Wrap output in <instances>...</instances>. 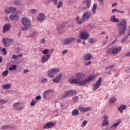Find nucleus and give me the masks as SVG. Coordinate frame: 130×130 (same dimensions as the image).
Masks as SVG:
<instances>
[{"mask_svg":"<svg viewBox=\"0 0 130 130\" xmlns=\"http://www.w3.org/2000/svg\"><path fill=\"white\" fill-rule=\"evenodd\" d=\"M2 87L3 88V89L9 90V89L11 88V84H5L3 86H2Z\"/></svg>","mask_w":130,"mask_h":130,"instance_id":"7c9ffc66","label":"nucleus"},{"mask_svg":"<svg viewBox=\"0 0 130 130\" xmlns=\"http://www.w3.org/2000/svg\"><path fill=\"white\" fill-rule=\"evenodd\" d=\"M12 43H13V39L8 38L3 39V43L6 47L9 46Z\"/></svg>","mask_w":130,"mask_h":130,"instance_id":"9b49d317","label":"nucleus"},{"mask_svg":"<svg viewBox=\"0 0 130 130\" xmlns=\"http://www.w3.org/2000/svg\"><path fill=\"white\" fill-rule=\"evenodd\" d=\"M41 99V96L38 95L36 97V100H40Z\"/></svg>","mask_w":130,"mask_h":130,"instance_id":"13d9d810","label":"nucleus"},{"mask_svg":"<svg viewBox=\"0 0 130 130\" xmlns=\"http://www.w3.org/2000/svg\"><path fill=\"white\" fill-rule=\"evenodd\" d=\"M7 103V101L4 100H0V104H6Z\"/></svg>","mask_w":130,"mask_h":130,"instance_id":"3c124183","label":"nucleus"},{"mask_svg":"<svg viewBox=\"0 0 130 130\" xmlns=\"http://www.w3.org/2000/svg\"><path fill=\"white\" fill-rule=\"evenodd\" d=\"M116 101V98H112L110 100V103H114Z\"/></svg>","mask_w":130,"mask_h":130,"instance_id":"58836bf2","label":"nucleus"},{"mask_svg":"<svg viewBox=\"0 0 130 130\" xmlns=\"http://www.w3.org/2000/svg\"><path fill=\"white\" fill-rule=\"evenodd\" d=\"M117 13H124V11H120V10H117Z\"/></svg>","mask_w":130,"mask_h":130,"instance_id":"e2e57ef3","label":"nucleus"},{"mask_svg":"<svg viewBox=\"0 0 130 130\" xmlns=\"http://www.w3.org/2000/svg\"><path fill=\"white\" fill-rule=\"evenodd\" d=\"M3 76H8L9 75V71L8 70H6L4 71L2 73Z\"/></svg>","mask_w":130,"mask_h":130,"instance_id":"37998d69","label":"nucleus"},{"mask_svg":"<svg viewBox=\"0 0 130 130\" xmlns=\"http://www.w3.org/2000/svg\"><path fill=\"white\" fill-rule=\"evenodd\" d=\"M108 124V121L104 120H103V126L107 125Z\"/></svg>","mask_w":130,"mask_h":130,"instance_id":"de8ad7c7","label":"nucleus"},{"mask_svg":"<svg viewBox=\"0 0 130 130\" xmlns=\"http://www.w3.org/2000/svg\"><path fill=\"white\" fill-rule=\"evenodd\" d=\"M17 69L16 65H12V66L10 67L9 68V71H16Z\"/></svg>","mask_w":130,"mask_h":130,"instance_id":"2f4dec72","label":"nucleus"},{"mask_svg":"<svg viewBox=\"0 0 130 130\" xmlns=\"http://www.w3.org/2000/svg\"><path fill=\"white\" fill-rule=\"evenodd\" d=\"M120 51H121V46H115L112 47L111 48H109L107 50V53L108 54H113V55L118 54Z\"/></svg>","mask_w":130,"mask_h":130,"instance_id":"7ed1b4c3","label":"nucleus"},{"mask_svg":"<svg viewBox=\"0 0 130 130\" xmlns=\"http://www.w3.org/2000/svg\"><path fill=\"white\" fill-rule=\"evenodd\" d=\"M73 101H74V102L77 103V102H78V101H79V97L75 96L74 98H73Z\"/></svg>","mask_w":130,"mask_h":130,"instance_id":"c03bdc74","label":"nucleus"},{"mask_svg":"<svg viewBox=\"0 0 130 130\" xmlns=\"http://www.w3.org/2000/svg\"><path fill=\"white\" fill-rule=\"evenodd\" d=\"M16 11H17V9L13 7H7L5 9L6 14H13L16 13Z\"/></svg>","mask_w":130,"mask_h":130,"instance_id":"1a4fd4ad","label":"nucleus"},{"mask_svg":"<svg viewBox=\"0 0 130 130\" xmlns=\"http://www.w3.org/2000/svg\"><path fill=\"white\" fill-rule=\"evenodd\" d=\"M21 23L23 26H25V27H21L22 31H27L30 26V20L26 17H23Z\"/></svg>","mask_w":130,"mask_h":130,"instance_id":"20e7f679","label":"nucleus"},{"mask_svg":"<svg viewBox=\"0 0 130 130\" xmlns=\"http://www.w3.org/2000/svg\"><path fill=\"white\" fill-rule=\"evenodd\" d=\"M66 27V24L65 23H61L60 24H58L57 25V30L58 31H60L61 29H63V28Z\"/></svg>","mask_w":130,"mask_h":130,"instance_id":"5701e85b","label":"nucleus"},{"mask_svg":"<svg viewBox=\"0 0 130 130\" xmlns=\"http://www.w3.org/2000/svg\"><path fill=\"white\" fill-rule=\"evenodd\" d=\"M103 118L104 120H107V119H108V116H107L106 115H105L103 117Z\"/></svg>","mask_w":130,"mask_h":130,"instance_id":"6e6d98bb","label":"nucleus"},{"mask_svg":"<svg viewBox=\"0 0 130 130\" xmlns=\"http://www.w3.org/2000/svg\"><path fill=\"white\" fill-rule=\"evenodd\" d=\"M22 54H19L18 55H13L12 56V58H14V59H18V57H22Z\"/></svg>","mask_w":130,"mask_h":130,"instance_id":"c85d7f7f","label":"nucleus"},{"mask_svg":"<svg viewBox=\"0 0 130 130\" xmlns=\"http://www.w3.org/2000/svg\"><path fill=\"white\" fill-rule=\"evenodd\" d=\"M126 106H125V105H122L118 108V110L120 111V113H122V111L126 109Z\"/></svg>","mask_w":130,"mask_h":130,"instance_id":"393cba45","label":"nucleus"},{"mask_svg":"<svg viewBox=\"0 0 130 130\" xmlns=\"http://www.w3.org/2000/svg\"><path fill=\"white\" fill-rule=\"evenodd\" d=\"M116 6H117L116 3H113V4H112V7H116Z\"/></svg>","mask_w":130,"mask_h":130,"instance_id":"338daca9","label":"nucleus"},{"mask_svg":"<svg viewBox=\"0 0 130 130\" xmlns=\"http://www.w3.org/2000/svg\"><path fill=\"white\" fill-rule=\"evenodd\" d=\"M111 22H113V23H118V22H119V19L115 18V16L113 15L111 17Z\"/></svg>","mask_w":130,"mask_h":130,"instance_id":"bb28decb","label":"nucleus"},{"mask_svg":"<svg viewBox=\"0 0 130 130\" xmlns=\"http://www.w3.org/2000/svg\"><path fill=\"white\" fill-rule=\"evenodd\" d=\"M97 9V4H94L92 8V13L96 14V10Z\"/></svg>","mask_w":130,"mask_h":130,"instance_id":"72a5a7b5","label":"nucleus"},{"mask_svg":"<svg viewBox=\"0 0 130 130\" xmlns=\"http://www.w3.org/2000/svg\"><path fill=\"white\" fill-rule=\"evenodd\" d=\"M87 122H88V121H83V123H82L83 125H86L87 124Z\"/></svg>","mask_w":130,"mask_h":130,"instance_id":"680f3d73","label":"nucleus"},{"mask_svg":"<svg viewBox=\"0 0 130 130\" xmlns=\"http://www.w3.org/2000/svg\"><path fill=\"white\" fill-rule=\"evenodd\" d=\"M9 19L11 20V21H18L19 16L17 15V13H16V14L10 15Z\"/></svg>","mask_w":130,"mask_h":130,"instance_id":"a211bd4d","label":"nucleus"},{"mask_svg":"<svg viewBox=\"0 0 130 130\" xmlns=\"http://www.w3.org/2000/svg\"><path fill=\"white\" fill-rule=\"evenodd\" d=\"M62 5H63L62 2L61 1H59L58 3V5L57 6V8L60 9V7H61Z\"/></svg>","mask_w":130,"mask_h":130,"instance_id":"ea45409f","label":"nucleus"},{"mask_svg":"<svg viewBox=\"0 0 130 130\" xmlns=\"http://www.w3.org/2000/svg\"><path fill=\"white\" fill-rule=\"evenodd\" d=\"M8 128H11V126L10 125H4L2 127V129H8Z\"/></svg>","mask_w":130,"mask_h":130,"instance_id":"473e14b6","label":"nucleus"},{"mask_svg":"<svg viewBox=\"0 0 130 130\" xmlns=\"http://www.w3.org/2000/svg\"><path fill=\"white\" fill-rule=\"evenodd\" d=\"M76 78L73 79H69V83L70 84H76L79 86H85L87 85L89 82H91L94 78V75L90 76L88 78H86L85 80H83L85 78V75L82 73H78L76 74Z\"/></svg>","mask_w":130,"mask_h":130,"instance_id":"f257e3e1","label":"nucleus"},{"mask_svg":"<svg viewBox=\"0 0 130 130\" xmlns=\"http://www.w3.org/2000/svg\"><path fill=\"white\" fill-rule=\"evenodd\" d=\"M62 78V74L60 73L55 78L52 79L53 83H56V84L60 82V79Z\"/></svg>","mask_w":130,"mask_h":130,"instance_id":"2eb2a0df","label":"nucleus"},{"mask_svg":"<svg viewBox=\"0 0 130 130\" xmlns=\"http://www.w3.org/2000/svg\"><path fill=\"white\" fill-rule=\"evenodd\" d=\"M59 71V69H52L49 70L48 71V76L50 78H53L54 76L53 75H55L56 73H58Z\"/></svg>","mask_w":130,"mask_h":130,"instance_id":"6e6552de","label":"nucleus"},{"mask_svg":"<svg viewBox=\"0 0 130 130\" xmlns=\"http://www.w3.org/2000/svg\"><path fill=\"white\" fill-rule=\"evenodd\" d=\"M53 91V90L51 89H49L48 90L45 91L43 94V98H44V99H46V98L47 97L48 94H49V93L52 92Z\"/></svg>","mask_w":130,"mask_h":130,"instance_id":"4be33fe9","label":"nucleus"},{"mask_svg":"<svg viewBox=\"0 0 130 130\" xmlns=\"http://www.w3.org/2000/svg\"><path fill=\"white\" fill-rule=\"evenodd\" d=\"M55 124V123L53 122H48L45 124L43 128L44 129H45V128H47V129L51 128V127H52Z\"/></svg>","mask_w":130,"mask_h":130,"instance_id":"6ab92c4d","label":"nucleus"},{"mask_svg":"<svg viewBox=\"0 0 130 130\" xmlns=\"http://www.w3.org/2000/svg\"><path fill=\"white\" fill-rule=\"evenodd\" d=\"M50 56L51 55L49 54L43 56L41 58L42 62L44 63L45 62H46V61H48V59L50 58Z\"/></svg>","mask_w":130,"mask_h":130,"instance_id":"f3484780","label":"nucleus"},{"mask_svg":"<svg viewBox=\"0 0 130 130\" xmlns=\"http://www.w3.org/2000/svg\"><path fill=\"white\" fill-rule=\"evenodd\" d=\"M76 20L77 21V23H78V24L79 25H82V24H83V23H84L85 20H83V19L82 18V19H79V16H77L76 18Z\"/></svg>","mask_w":130,"mask_h":130,"instance_id":"a878e982","label":"nucleus"},{"mask_svg":"<svg viewBox=\"0 0 130 130\" xmlns=\"http://www.w3.org/2000/svg\"><path fill=\"white\" fill-rule=\"evenodd\" d=\"M31 13H32V14H36V10L32 9L31 10Z\"/></svg>","mask_w":130,"mask_h":130,"instance_id":"052dcab7","label":"nucleus"},{"mask_svg":"<svg viewBox=\"0 0 130 130\" xmlns=\"http://www.w3.org/2000/svg\"><path fill=\"white\" fill-rule=\"evenodd\" d=\"M37 102H38V101H34V99H32L31 102L30 103L31 106H34V105H35Z\"/></svg>","mask_w":130,"mask_h":130,"instance_id":"4c0bfd02","label":"nucleus"},{"mask_svg":"<svg viewBox=\"0 0 130 130\" xmlns=\"http://www.w3.org/2000/svg\"><path fill=\"white\" fill-rule=\"evenodd\" d=\"M50 2H53L55 6H57V0H49Z\"/></svg>","mask_w":130,"mask_h":130,"instance_id":"8fccbe9b","label":"nucleus"},{"mask_svg":"<svg viewBox=\"0 0 130 130\" xmlns=\"http://www.w3.org/2000/svg\"><path fill=\"white\" fill-rule=\"evenodd\" d=\"M24 109V107H18V108H15V110L17 111H22Z\"/></svg>","mask_w":130,"mask_h":130,"instance_id":"a19ab883","label":"nucleus"},{"mask_svg":"<svg viewBox=\"0 0 130 130\" xmlns=\"http://www.w3.org/2000/svg\"><path fill=\"white\" fill-rule=\"evenodd\" d=\"M20 105H21V103L20 102L16 103L13 105V107H14V108L15 109L18 108V107H19Z\"/></svg>","mask_w":130,"mask_h":130,"instance_id":"e433bc0d","label":"nucleus"},{"mask_svg":"<svg viewBox=\"0 0 130 130\" xmlns=\"http://www.w3.org/2000/svg\"><path fill=\"white\" fill-rule=\"evenodd\" d=\"M15 6H19V7H21L22 6V3L20 0H16L14 2Z\"/></svg>","mask_w":130,"mask_h":130,"instance_id":"c756f323","label":"nucleus"},{"mask_svg":"<svg viewBox=\"0 0 130 130\" xmlns=\"http://www.w3.org/2000/svg\"><path fill=\"white\" fill-rule=\"evenodd\" d=\"M88 42H89V43H91V44H94V43H95V42L94 41L92 38L89 39L88 40Z\"/></svg>","mask_w":130,"mask_h":130,"instance_id":"a18cd8bd","label":"nucleus"},{"mask_svg":"<svg viewBox=\"0 0 130 130\" xmlns=\"http://www.w3.org/2000/svg\"><path fill=\"white\" fill-rule=\"evenodd\" d=\"M2 52H3L4 55H6L7 54V50L6 49V48H3L2 49Z\"/></svg>","mask_w":130,"mask_h":130,"instance_id":"09e8293b","label":"nucleus"},{"mask_svg":"<svg viewBox=\"0 0 130 130\" xmlns=\"http://www.w3.org/2000/svg\"><path fill=\"white\" fill-rule=\"evenodd\" d=\"M91 61H89L88 62H86L84 63V64H85L86 66H89V64H91Z\"/></svg>","mask_w":130,"mask_h":130,"instance_id":"4d7b16f0","label":"nucleus"},{"mask_svg":"<svg viewBox=\"0 0 130 130\" xmlns=\"http://www.w3.org/2000/svg\"><path fill=\"white\" fill-rule=\"evenodd\" d=\"M120 122H121V119L118 120L117 123H115L114 124H113V127H116V126H117L119 124V123H120Z\"/></svg>","mask_w":130,"mask_h":130,"instance_id":"c9c22d12","label":"nucleus"},{"mask_svg":"<svg viewBox=\"0 0 130 130\" xmlns=\"http://www.w3.org/2000/svg\"><path fill=\"white\" fill-rule=\"evenodd\" d=\"M82 3L83 4H86V8L87 9L91 7V1L90 0H84Z\"/></svg>","mask_w":130,"mask_h":130,"instance_id":"b1692460","label":"nucleus"},{"mask_svg":"<svg viewBox=\"0 0 130 130\" xmlns=\"http://www.w3.org/2000/svg\"><path fill=\"white\" fill-rule=\"evenodd\" d=\"M98 2H99L101 6H104V0H97Z\"/></svg>","mask_w":130,"mask_h":130,"instance_id":"49530a36","label":"nucleus"},{"mask_svg":"<svg viewBox=\"0 0 130 130\" xmlns=\"http://www.w3.org/2000/svg\"><path fill=\"white\" fill-rule=\"evenodd\" d=\"M89 34L85 30H82L79 34V38L80 39H84V40H87L89 37Z\"/></svg>","mask_w":130,"mask_h":130,"instance_id":"39448f33","label":"nucleus"},{"mask_svg":"<svg viewBox=\"0 0 130 130\" xmlns=\"http://www.w3.org/2000/svg\"><path fill=\"white\" fill-rule=\"evenodd\" d=\"M119 35H123L126 32V21L122 19L118 25Z\"/></svg>","mask_w":130,"mask_h":130,"instance_id":"f03ea898","label":"nucleus"},{"mask_svg":"<svg viewBox=\"0 0 130 130\" xmlns=\"http://www.w3.org/2000/svg\"><path fill=\"white\" fill-rule=\"evenodd\" d=\"M79 110L78 109L74 110L72 112V115L73 116H76V115H79Z\"/></svg>","mask_w":130,"mask_h":130,"instance_id":"cd10ccee","label":"nucleus"},{"mask_svg":"<svg viewBox=\"0 0 130 130\" xmlns=\"http://www.w3.org/2000/svg\"><path fill=\"white\" fill-rule=\"evenodd\" d=\"M42 53L43 54H48L49 53V49H45L43 51Z\"/></svg>","mask_w":130,"mask_h":130,"instance_id":"79ce46f5","label":"nucleus"},{"mask_svg":"<svg viewBox=\"0 0 130 130\" xmlns=\"http://www.w3.org/2000/svg\"><path fill=\"white\" fill-rule=\"evenodd\" d=\"M47 82V79L43 78L42 80V83H46Z\"/></svg>","mask_w":130,"mask_h":130,"instance_id":"864d4df0","label":"nucleus"},{"mask_svg":"<svg viewBox=\"0 0 130 130\" xmlns=\"http://www.w3.org/2000/svg\"><path fill=\"white\" fill-rule=\"evenodd\" d=\"M127 40V37H126L124 39H122L121 43H124V42H126V41Z\"/></svg>","mask_w":130,"mask_h":130,"instance_id":"603ef678","label":"nucleus"},{"mask_svg":"<svg viewBox=\"0 0 130 130\" xmlns=\"http://www.w3.org/2000/svg\"><path fill=\"white\" fill-rule=\"evenodd\" d=\"M78 109L79 110V111L85 113V112H87V111H91V110H92V108L87 107L84 108L83 107H78Z\"/></svg>","mask_w":130,"mask_h":130,"instance_id":"4468645a","label":"nucleus"},{"mask_svg":"<svg viewBox=\"0 0 130 130\" xmlns=\"http://www.w3.org/2000/svg\"><path fill=\"white\" fill-rule=\"evenodd\" d=\"M113 68H114V65H112L111 66L107 67L106 68V70H110L111 69H112Z\"/></svg>","mask_w":130,"mask_h":130,"instance_id":"5fc2aeb1","label":"nucleus"},{"mask_svg":"<svg viewBox=\"0 0 130 130\" xmlns=\"http://www.w3.org/2000/svg\"><path fill=\"white\" fill-rule=\"evenodd\" d=\"M63 54H66V53H68V50H65L62 52Z\"/></svg>","mask_w":130,"mask_h":130,"instance_id":"0e129e2a","label":"nucleus"},{"mask_svg":"<svg viewBox=\"0 0 130 130\" xmlns=\"http://www.w3.org/2000/svg\"><path fill=\"white\" fill-rule=\"evenodd\" d=\"M62 78V74L60 73L55 78L52 79L53 83H56V84L60 82V79Z\"/></svg>","mask_w":130,"mask_h":130,"instance_id":"dca6fc26","label":"nucleus"},{"mask_svg":"<svg viewBox=\"0 0 130 130\" xmlns=\"http://www.w3.org/2000/svg\"><path fill=\"white\" fill-rule=\"evenodd\" d=\"M37 19L39 22H42L46 19V16L45 14L40 13L39 14V16L37 17Z\"/></svg>","mask_w":130,"mask_h":130,"instance_id":"f8f14e48","label":"nucleus"},{"mask_svg":"<svg viewBox=\"0 0 130 130\" xmlns=\"http://www.w3.org/2000/svg\"><path fill=\"white\" fill-rule=\"evenodd\" d=\"M11 29V24L9 23L5 24L3 27V32L6 33V32L9 31Z\"/></svg>","mask_w":130,"mask_h":130,"instance_id":"aec40b11","label":"nucleus"},{"mask_svg":"<svg viewBox=\"0 0 130 130\" xmlns=\"http://www.w3.org/2000/svg\"><path fill=\"white\" fill-rule=\"evenodd\" d=\"M101 83H102V79L100 77L93 86V90L95 91L97 89H99L101 87Z\"/></svg>","mask_w":130,"mask_h":130,"instance_id":"0eeeda50","label":"nucleus"},{"mask_svg":"<svg viewBox=\"0 0 130 130\" xmlns=\"http://www.w3.org/2000/svg\"><path fill=\"white\" fill-rule=\"evenodd\" d=\"M108 38H109V37L108 35H107L106 37V40H104L103 42V45H105V44H107V41H108Z\"/></svg>","mask_w":130,"mask_h":130,"instance_id":"f704fd0d","label":"nucleus"},{"mask_svg":"<svg viewBox=\"0 0 130 130\" xmlns=\"http://www.w3.org/2000/svg\"><path fill=\"white\" fill-rule=\"evenodd\" d=\"M75 40H76V39L75 38H67L64 40V42H63V45H68V44H70V43L74 42Z\"/></svg>","mask_w":130,"mask_h":130,"instance_id":"9d476101","label":"nucleus"},{"mask_svg":"<svg viewBox=\"0 0 130 130\" xmlns=\"http://www.w3.org/2000/svg\"><path fill=\"white\" fill-rule=\"evenodd\" d=\"M28 70H24L23 72V74H26V73H28Z\"/></svg>","mask_w":130,"mask_h":130,"instance_id":"69168bd1","label":"nucleus"},{"mask_svg":"<svg viewBox=\"0 0 130 130\" xmlns=\"http://www.w3.org/2000/svg\"><path fill=\"white\" fill-rule=\"evenodd\" d=\"M128 35H130V27H129V29H128Z\"/></svg>","mask_w":130,"mask_h":130,"instance_id":"774afa93","label":"nucleus"},{"mask_svg":"<svg viewBox=\"0 0 130 130\" xmlns=\"http://www.w3.org/2000/svg\"><path fill=\"white\" fill-rule=\"evenodd\" d=\"M91 58H92V55H91L90 53L85 54L83 56L84 60H90Z\"/></svg>","mask_w":130,"mask_h":130,"instance_id":"412c9836","label":"nucleus"},{"mask_svg":"<svg viewBox=\"0 0 130 130\" xmlns=\"http://www.w3.org/2000/svg\"><path fill=\"white\" fill-rule=\"evenodd\" d=\"M76 90H70L68 91H66L64 94L62 96V99H64V98H67V97H70V96H73V95H76Z\"/></svg>","mask_w":130,"mask_h":130,"instance_id":"423d86ee","label":"nucleus"},{"mask_svg":"<svg viewBox=\"0 0 130 130\" xmlns=\"http://www.w3.org/2000/svg\"><path fill=\"white\" fill-rule=\"evenodd\" d=\"M41 43H42V44L45 43V39H42L41 40Z\"/></svg>","mask_w":130,"mask_h":130,"instance_id":"bf43d9fd","label":"nucleus"},{"mask_svg":"<svg viewBox=\"0 0 130 130\" xmlns=\"http://www.w3.org/2000/svg\"><path fill=\"white\" fill-rule=\"evenodd\" d=\"M91 18V12L87 11L84 13L82 17V20H88Z\"/></svg>","mask_w":130,"mask_h":130,"instance_id":"ddd939ff","label":"nucleus"}]
</instances>
